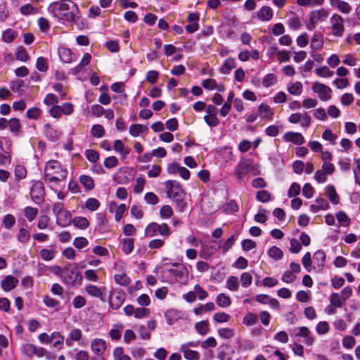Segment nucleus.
I'll return each instance as SVG.
<instances>
[{
    "label": "nucleus",
    "mask_w": 360,
    "mask_h": 360,
    "mask_svg": "<svg viewBox=\"0 0 360 360\" xmlns=\"http://www.w3.org/2000/svg\"><path fill=\"white\" fill-rule=\"evenodd\" d=\"M30 238V233L29 231L25 228H20L18 235V240L22 243H27Z\"/></svg>",
    "instance_id": "nucleus-64"
},
{
    "label": "nucleus",
    "mask_w": 360,
    "mask_h": 360,
    "mask_svg": "<svg viewBox=\"0 0 360 360\" xmlns=\"http://www.w3.org/2000/svg\"><path fill=\"white\" fill-rule=\"evenodd\" d=\"M314 93L318 95L321 101H328L332 98V89L320 82H314L311 86Z\"/></svg>",
    "instance_id": "nucleus-9"
},
{
    "label": "nucleus",
    "mask_w": 360,
    "mask_h": 360,
    "mask_svg": "<svg viewBox=\"0 0 360 360\" xmlns=\"http://www.w3.org/2000/svg\"><path fill=\"white\" fill-rule=\"evenodd\" d=\"M134 250V239L131 238H124L122 243V250L126 254H130Z\"/></svg>",
    "instance_id": "nucleus-49"
},
{
    "label": "nucleus",
    "mask_w": 360,
    "mask_h": 360,
    "mask_svg": "<svg viewBox=\"0 0 360 360\" xmlns=\"http://www.w3.org/2000/svg\"><path fill=\"white\" fill-rule=\"evenodd\" d=\"M99 206L100 202L94 198H88L85 203L86 208L91 212L97 210Z\"/></svg>",
    "instance_id": "nucleus-57"
},
{
    "label": "nucleus",
    "mask_w": 360,
    "mask_h": 360,
    "mask_svg": "<svg viewBox=\"0 0 360 360\" xmlns=\"http://www.w3.org/2000/svg\"><path fill=\"white\" fill-rule=\"evenodd\" d=\"M198 345V342L191 341L186 343L182 344L179 348L181 352L183 353L184 356L187 360H199L200 354L194 350L191 349V347H197Z\"/></svg>",
    "instance_id": "nucleus-11"
},
{
    "label": "nucleus",
    "mask_w": 360,
    "mask_h": 360,
    "mask_svg": "<svg viewBox=\"0 0 360 360\" xmlns=\"http://www.w3.org/2000/svg\"><path fill=\"white\" fill-rule=\"evenodd\" d=\"M315 73L320 77L330 78L333 76V72L326 65L316 68Z\"/></svg>",
    "instance_id": "nucleus-44"
},
{
    "label": "nucleus",
    "mask_w": 360,
    "mask_h": 360,
    "mask_svg": "<svg viewBox=\"0 0 360 360\" xmlns=\"http://www.w3.org/2000/svg\"><path fill=\"white\" fill-rule=\"evenodd\" d=\"M256 199L262 202H267L271 200V195L266 190L259 191L256 194Z\"/></svg>",
    "instance_id": "nucleus-59"
},
{
    "label": "nucleus",
    "mask_w": 360,
    "mask_h": 360,
    "mask_svg": "<svg viewBox=\"0 0 360 360\" xmlns=\"http://www.w3.org/2000/svg\"><path fill=\"white\" fill-rule=\"evenodd\" d=\"M216 302L222 308L229 307L231 304V297L224 293H219L216 298Z\"/></svg>",
    "instance_id": "nucleus-38"
},
{
    "label": "nucleus",
    "mask_w": 360,
    "mask_h": 360,
    "mask_svg": "<svg viewBox=\"0 0 360 360\" xmlns=\"http://www.w3.org/2000/svg\"><path fill=\"white\" fill-rule=\"evenodd\" d=\"M323 46V37L321 34H314L311 41L310 47L312 51H320Z\"/></svg>",
    "instance_id": "nucleus-34"
},
{
    "label": "nucleus",
    "mask_w": 360,
    "mask_h": 360,
    "mask_svg": "<svg viewBox=\"0 0 360 360\" xmlns=\"http://www.w3.org/2000/svg\"><path fill=\"white\" fill-rule=\"evenodd\" d=\"M115 282L120 285H128L130 283V278L124 272H120L115 275Z\"/></svg>",
    "instance_id": "nucleus-50"
},
{
    "label": "nucleus",
    "mask_w": 360,
    "mask_h": 360,
    "mask_svg": "<svg viewBox=\"0 0 360 360\" xmlns=\"http://www.w3.org/2000/svg\"><path fill=\"white\" fill-rule=\"evenodd\" d=\"M91 135L97 139L101 138L105 134V129L101 124H94L91 129Z\"/></svg>",
    "instance_id": "nucleus-61"
},
{
    "label": "nucleus",
    "mask_w": 360,
    "mask_h": 360,
    "mask_svg": "<svg viewBox=\"0 0 360 360\" xmlns=\"http://www.w3.org/2000/svg\"><path fill=\"white\" fill-rule=\"evenodd\" d=\"M258 112L262 119H267L269 120H273L274 112L271 107L266 103H262L259 105L258 107Z\"/></svg>",
    "instance_id": "nucleus-25"
},
{
    "label": "nucleus",
    "mask_w": 360,
    "mask_h": 360,
    "mask_svg": "<svg viewBox=\"0 0 360 360\" xmlns=\"http://www.w3.org/2000/svg\"><path fill=\"white\" fill-rule=\"evenodd\" d=\"M255 299L258 302L262 304H269L271 307L274 309H278L280 307V304L278 301L276 299L273 298L268 295L259 294L256 295Z\"/></svg>",
    "instance_id": "nucleus-20"
},
{
    "label": "nucleus",
    "mask_w": 360,
    "mask_h": 360,
    "mask_svg": "<svg viewBox=\"0 0 360 360\" xmlns=\"http://www.w3.org/2000/svg\"><path fill=\"white\" fill-rule=\"evenodd\" d=\"M85 290L90 296L104 300V293L102 288H100L96 285L89 284L85 287Z\"/></svg>",
    "instance_id": "nucleus-29"
},
{
    "label": "nucleus",
    "mask_w": 360,
    "mask_h": 360,
    "mask_svg": "<svg viewBox=\"0 0 360 360\" xmlns=\"http://www.w3.org/2000/svg\"><path fill=\"white\" fill-rule=\"evenodd\" d=\"M251 163L248 160H243L240 161L236 168L235 169L234 174L239 179H241L245 176L249 171H250Z\"/></svg>",
    "instance_id": "nucleus-17"
},
{
    "label": "nucleus",
    "mask_w": 360,
    "mask_h": 360,
    "mask_svg": "<svg viewBox=\"0 0 360 360\" xmlns=\"http://www.w3.org/2000/svg\"><path fill=\"white\" fill-rule=\"evenodd\" d=\"M164 184L167 198L173 200L185 198L186 193L177 181L167 180Z\"/></svg>",
    "instance_id": "nucleus-4"
},
{
    "label": "nucleus",
    "mask_w": 360,
    "mask_h": 360,
    "mask_svg": "<svg viewBox=\"0 0 360 360\" xmlns=\"http://www.w3.org/2000/svg\"><path fill=\"white\" fill-rule=\"evenodd\" d=\"M39 255L43 260L51 261L55 257L56 251L54 249L43 248L40 250Z\"/></svg>",
    "instance_id": "nucleus-43"
},
{
    "label": "nucleus",
    "mask_w": 360,
    "mask_h": 360,
    "mask_svg": "<svg viewBox=\"0 0 360 360\" xmlns=\"http://www.w3.org/2000/svg\"><path fill=\"white\" fill-rule=\"evenodd\" d=\"M288 25L292 30H298L301 26L300 18L293 13L288 20Z\"/></svg>",
    "instance_id": "nucleus-56"
},
{
    "label": "nucleus",
    "mask_w": 360,
    "mask_h": 360,
    "mask_svg": "<svg viewBox=\"0 0 360 360\" xmlns=\"http://www.w3.org/2000/svg\"><path fill=\"white\" fill-rule=\"evenodd\" d=\"M236 66V60L233 58H229L224 60L220 68L221 73L229 75L231 71Z\"/></svg>",
    "instance_id": "nucleus-33"
},
{
    "label": "nucleus",
    "mask_w": 360,
    "mask_h": 360,
    "mask_svg": "<svg viewBox=\"0 0 360 360\" xmlns=\"http://www.w3.org/2000/svg\"><path fill=\"white\" fill-rule=\"evenodd\" d=\"M36 68L39 72H46L49 68L46 59L44 57H39L37 59Z\"/></svg>",
    "instance_id": "nucleus-63"
},
{
    "label": "nucleus",
    "mask_w": 360,
    "mask_h": 360,
    "mask_svg": "<svg viewBox=\"0 0 360 360\" xmlns=\"http://www.w3.org/2000/svg\"><path fill=\"white\" fill-rule=\"evenodd\" d=\"M15 58L22 62H25L28 60L29 54L24 47L20 46L17 49Z\"/></svg>",
    "instance_id": "nucleus-58"
},
{
    "label": "nucleus",
    "mask_w": 360,
    "mask_h": 360,
    "mask_svg": "<svg viewBox=\"0 0 360 360\" xmlns=\"http://www.w3.org/2000/svg\"><path fill=\"white\" fill-rule=\"evenodd\" d=\"M72 215L70 212L66 210L56 215V223L62 227H67L72 222Z\"/></svg>",
    "instance_id": "nucleus-22"
},
{
    "label": "nucleus",
    "mask_w": 360,
    "mask_h": 360,
    "mask_svg": "<svg viewBox=\"0 0 360 360\" xmlns=\"http://www.w3.org/2000/svg\"><path fill=\"white\" fill-rule=\"evenodd\" d=\"M283 139L285 142H290L295 145H302L304 142V138L301 133L288 131L283 136Z\"/></svg>",
    "instance_id": "nucleus-18"
},
{
    "label": "nucleus",
    "mask_w": 360,
    "mask_h": 360,
    "mask_svg": "<svg viewBox=\"0 0 360 360\" xmlns=\"http://www.w3.org/2000/svg\"><path fill=\"white\" fill-rule=\"evenodd\" d=\"M10 162V155L4 150L2 142L0 141V166L8 165Z\"/></svg>",
    "instance_id": "nucleus-53"
},
{
    "label": "nucleus",
    "mask_w": 360,
    "mask_h": 360,
    "mask_svg": "<svg viewBox=\"0 0 360 360\" xmlns=\"http://www.w3.org/2000/svg\"><path fill=\"white\" fill-rule=\"evenodd\" d=\"M268 255L275 260H279L283 257V251L276 246L271 247L268 250Z\"/></svg>",
    "instance_id": "nucleus-51"
},
{
    "label": "nucleus",
    "mask_w": 360,
    "mask_h": 360,
    "mask_svg": "<svg viewBox=\"0 0 360 360\" xmlns=\"http://www.w3.org/2000/svg\"><path fill=\"white\" fill-rule=\"evenodd\" d=\"M51 342H53V347L60 349L64 342V337L58 332H53L51 334Z\"/></svg>",
    "instance_id": "nucleus-39"
},
{
    "label": "nucleus",
    "mask_w": 360,
    "mask_h": 360,
    "mask_svg": "<svg viewBox=\"0 0 360 360\" xmlns=\"http://www.w3.org/2000/svg\"><path fill=\"white\" fill-rule=\"evenodd\" d=\"M113 357L115 360H131L129 356L124 353V349L122 347H117L114 349Z\"/></svg>",
    "instance_id": "nucleus-54"
},
{
    "label": "nucleus",
    "mask_w": 360,
    "mask_h": 360,
    "mask_svg": "<svg viewBox=\"0 0 360 360\" xmlns=\"http://www.w3.org/2000/svg\"><path fill=\"white\" fill-rule=\"evenodd\" d=\"M158 233L165 238H168L171 234L169 228L165 223L159 224L155 222H152L149 224L145 229V235L148 237H153L156 236Z\"/></svg>",
    "instance_id": "nucleus-5"
},
{
    "label": "nucleus",
    "mask_w": 360,
    "mask_h": 360,
    "mask_svg": "<svg viewBox=\"0 0 360 360\" xmlns=\"http://www.w3.org/2000/svg\"><path fill=\"white\" fill-rule=\"evenodd\" d=\"M287 91L293 96H300L303 91V85L300 82H289L287 84Z\"/></svg>",
    "instance_id": "nucleus-31"
},
{
    "label": "nucleus",
    "mask_w": 360,
    "mask_h": 360,
    "mask_svg": "<svg viewBox=\"0 0 360 360\" xmlns=\"http://www.w3.org/2000/svg\"><path fill=\"white\" fill-rule=\"evenodd\" d=\"M202 86L208 91L217 90L218 92L225 91V86L223 84H218L214 79L209 78L204 79L201 82Z\"/></svg>",
    "instance_id": "nucleus-19"
},
{
    "label": "nucleus",
    "mask_w": 360,
    "mask_h": 360,
    "mask_svg": "<svg viewBox=\"0 0 360 360\" xmlns=\"http://www.w3.org/2000/svg\"><path fill=\"white\" fill-rule=\"evenodd\" d=\"M329 300L330 305H333L335 307L338 308L342 307L345 302L343 301L340 295L337 292L331 293Z\"/></svg>",
    "instance_id": "nucleus-42"
},
{
    "label": "nucleus",
    "mask_w": 360,
    "mask_h": 360,
    "mask_svg": "<svg viewBox=\"0 0 360 360\" xmlns=\"http://www.w3.org/2000/svg\"><path fill=\"white\" fill-rule=\"evenodd\" d=\"M273 11L267 6H262L257 12V18L262 21H269L273 18Z\"/></svg>",
    "instance_id": "nucleus-30"
},
{
    "label": "nucleus",
    "mask_w": 360,
    "mask_h": 360,
    "mask_svg": "<svg viewBox=\"0 0 360 360\" xmlns=\"http://www.w3.org/2000/svg\"><path fill=\"white\" fill-rule=\"evenodd\" d=\"M277 82V77L273 73L266 75L262 79V85L265 88L274 86Z\"/></svg>",
    "instance_id": "nucleus-45"
},
{
    "label": "nucleus",
    "mask_w": 360,
    "mask_h": 360,
    "mask_svg": "<svg viewBox=\"0 0 360 360\" xmlns=\"http://www.w3.org/2000/svg\"><path fill=\"white\" fill-rule=\"evenodd\" d=\"M226 287L231 291H237L239 288L238 279L235 276H230L226 281Z\"/></svg>",
    "instance_id": "nucleus-40"
},
{
    "label": "nucleus",
    "mask_w": 360,
    "mask_h": 360,
    "mask_svg": "<svg viewBox=\"0 0 360 360\" xmlns=\"http://www.w3.org/2000/svg\"><path fill=\"white\" fill-rule=\"evenodd\" d=\"M58 54L60 60L63 63H70L76 60L75 55L72 51L67 48H61L58 51Z\"/></svg>",
    "instance_id": "nucleus-26"
},
{
    "label": "nucleus",
    "mask_w": 360,
    "mask_h": 360,
    "mask_svg": "<svg viewBox=\"0 0 360 360\" xmlns=\"http://www.w3.org/2000/svg\"><path fill=\"white\" fill-rule=\"evenodd\" d=\"M124 329V325L122 323H117L113 325L112 328L109 332L110 338L112 340H118L121 338L122 333Z\"/></svg>",
    "instance_id": "nucleus-36"
},
{
    "label": "nucleus",
    "mask_w": 360,
    "mask_h": 360,
    "mask_svg": "<svg viewBox=\"0 0 360 360\" xmlns=\"http://www.w3.org/2000/svg\"><path fill=\"white\" fill-rule=\"evenodd\" d=\"M313 269L317 272L321 271L326 262V254L323 250H319L314 253Z\"/></svg>",
    "instance_id": "nucleus-15"
},
{
    "label": "nucleus",
    "mask_w": 360,
    "mask_h": 360,
    "mask_svg": "<svg viewBox=\"0 0 360 360\" xmlns=\"http://www.w3.org/2000/svg\"><path fill=\"white\" fill-rule=\"evenodd\" d=\"M336 217L341 226H348L349 225L351 220L344 211L337 212Z\"/></svg>",
    "instance_id": "nucleus-55"
},
{
    "label": "nucleus",
    "mask_w": 360,
    "mask_h": 360,
    "mask_svg": "<svg viewBox=\"0 0 360 360\" xmlns=\"http://www.w3.org/2000/svg\"><path fill=\"white\" fill-rule=\"evenodd\" d=\"M150 311L146 307H136L134 314V318L141 319L149 316Z\"/></svg>",
    "instance_id": "nucleus-62"
},
{
    "label": "nucleus",
    "mask_w": 360,
    "mask_h": 360,
    "mask_svg": "<svg viewBox=\"0 0 360 360\" xmlns=\"http://www.w3.org/2000/svg\"><path fill=\"white\" fill-rule=\"evenodd\" d=\"M147 128L141 124H132L129 127V134L132 136H138L141 133H143Z\"/></svg>",
    "instance_id": "nucleus-60"
},
{
    "label": "nucleus",
    "mask_w": 360,
    "mask_h": 360,
    "mask_svg": "<svg viewBox=\"0 0 360 360\" xmlns=\"http://www.w3.org/2000/svg\"><path fill=\"white\" fill-rule=\"evenodd\" d=\"M82 337V332L79 328H75L72 330L69 334L68 337L65 340V344L68 347H70L73 345V342H79Z\"/></svg>",
    "instance_id": "nucleus-24"
},
{
    "label": "nucleus",
    "mask_w": 360,
    "mask_h": 360,
    "mask_svg": "<svg viewBox=\"0 0 360 360\" xmlns=\"http://www.w3.org/2000/svg\"><path fill=\"white\" fill-rule=\"evenodd\" d=\"M329 15V13L323 8L310 12L307 28L309 30H314L319 22L325 21Z\"/></svg>",
    "instance_id": "nucleus-6"
},
{
    "label": "nucleus",
    "mask_w": 360,
    "mask_h": 360,
    "mask_svg": "<svg viewBox=\"0 0 360 360\" xmlns=\"http://www.w3.org/2000/svg\"><path fill=\"white\" fill-rule=\"evenodd\" d=\"M330 4L343 14H349L352 11L351 5L342 0H330Z\"/></svg>",
    "instance_id": "nucleus-21"
},
{
    "label": "nucleus",
    "mask_w": 360,
    "mask_h": 360,
    "mask_svg": "<svg viewBox=\"0 0 360 360\" xmlns=\"http://www.w3.org/2000/svg\"><path fill=\"white\" fill-rule=\"evenodd\" d=\"M126 294L121 290L112 289L109 295V304L113 309H118L124 303Z\"/></svg>",
    "instance_id": "nucleus-10"
},
{
    "label": "nucleus",
    "mask_w": 360,
    "mask_h": 360,
    "mask_svg": "<svg viewBox=\"0 0 360 360\" xmlns=\"http://www.w3.org/2000/svg\"><path fill=\"white\" fill-rule=\"evenodd\" d=\"M38 209L32 207H25L24 209V215L29 221H32L38 214Z\"/></svg>",
    "instance_id": "nucleus-48"
},
{
    "label": "nucleus",
    "mask_w": 360,
    "mask_h": 360,
    "mask_svg": "<svg viewBox=\"0 0 360 360\" xmlns=\"http://www.w3.org/2000/svg\"><path fill=\"white\" fill-rule=\"evenodd\" d=\"M302 264L307 272L311 271V270L313 269V261L310 252H308L304 254V255L302 258Z\"/></svg>",
    "instance_id": "nucleus-52"
},
{
    "label": "nucleus",
    "mask_w": 360,
    "mask_h": 360,
    "mask_svg": "<svg viewBox=\"0 0 360 360\" xmlns=\"http://www.w3.org/2000/svg\"><path fill=\"white\" fill-rule=\"evenodd\" d=\"M113 149L123 158H127L131 151V149L126 147L121 140H115L114 141Z\"/></svg>",
    "instance_id": "nucleus-32"
},
{
    "label": "nucleus",
    "mask_w": 360,
    "mask_h": 360,
    "mask_svg": "<svg viewBox=\"0 0 360 360\" xmlns=\"http://www.w3.org/2000/svg\"><path fill=\"white\" fill-rule=\"evenodd\" d=\"M30 195L32 200L37 204H39L43 201L45 195V191L41 182L38 181L34 184L31 188Z\"/></svg>",
    "instance_id": "nucleus-12"
},
{
    "label": "nucleus",
    "mask_w": 360,
    "mask_h": 360,
    "mask_svg": "<svg viewBox=\"0 0 360 360\" xmlns=\"http://www.w3.org/2000/svg\"><path fill=\"white\" fill-rule=\"evenodd\" d=\"M234 98V92L231 91L227 96L226 101L223 104L222 107L219 110V114L221 117H226L231 109V104Z\"/></svg>",
    "instance_id": "nucleus-28"
},
{
    "label": "nucleus",
    "mask_w": 360,
    "mask_h": 360,
    "mask_svg": "<svg viewBox=\"0 0 360 360\" xmlns=\"http://www.w3.org/2000/svg\"><path fill=\"white\" fill-rule=\"evenodd\" d=\"M107 349L106 341L102 338H95L91 342V349L97 357L103 356Z\"/></svg>",
    "instance_id": "nucleus-13"
},
{
    "label": "nucleus",
    "mask_w": 360,
    "mask_h": 360,
    "mask_svg": "<svg viewBox=\"0 0 360 360\" xmlns=\"http://www.w3.org/2000/svg\"><path fill=\"white\" fill-rule=\"evenodd\" d=\"M68 170L58 160H51L46 163L44 180L51 186H65Z\"/></svg>",
    "instance_id": "nucleus-2"
},
{
    "label": "nucleus",
    "mask_w": 360,
    "mask_h": 360,
    "mask_svg": "<svg viewBox=\"0 0 360 360\" xmlns=\"http://www.w3.org/2000/svg\"><path fill=\"white\" fill-rule=\"evenodd\" d=\"M48 11L58 20L72 22L77 18L79 8L75 3L70 0H60L51 3Z\"/></svg>",
    "instance_id": "nucleus-1"
},
{
    "label": "nucleus",
    "mask_w": 360,
    "mask_h": 360,
    "mask_svg": "<svg viewBox=\"0 0 360 360\" xmlns=\"http://www.w3.org/2000/svg\"><path fill=\"white\" fill-rule=\"evenodd\" d=\"M126 210L127 207L125 204H120L117 205V204L114 201H111L109 204V212L111 213L115 212V219L116 221H120L121 220Z\"/></svg>",
    "instance_id": "nucleus-16"
},
{
    "label": "nucleus",
    "mask_w": 360,
    "mask_h": 360,
    "mask_svg": "<svg viewBox=\"0 0 360 360\" xmlns=\"http://www.w3.org/2000/svg\"><path fill=\"white\" fill-rule=\"evenodd\" d=\"M297 333L296 334V336L302 337L304 338V342L308 345L311 346L313 345L314 342V338L311 335V332L309 330L308 328L305 326H302L297 328Z\"/></svg>",
    "instance_id": "nucleus-23"
},
{
    "label": "nucleus",
    "mask_w": 360,
    "mask_h": 360,
    "mask_svg": "<svg viewBox=\"0 0 360 360\" xmlns=\"http://www.w3.org/2000/svg\"><path fill=\"white\" fill-rule=\"evenodd\" d=\"M81 274L79 271H75V268L71 264H68L64 266L61 276V281L66 285H75Z\"/></svg>",
    "instance_id": "nucleus-7"
},
{
    "label": "nucleus",
    "mask_w": 360,
    "mask_h": 360,
    "mask_svg": "<svg viewBox=\"0 0 360 360\" xmlns=\"http://www.w3.org/2000/svg\"><path fill=\"white\" fill-rule=\"evenodd\" d=\"M195 328L200 335H205L209 332V323L207 321H201L195 324Z\"/></svg>",
    "instance_id": "nucleus-46"
},
{
    "label": "nucleus",
    "mask_w": 360,
    "mask_h": 360,
    "mask_svg": "<svg viewBox=\"0 0 360 360\" xmlns=\"http://www.w3.org/2000/svg\"><path fill=\"white\" fill-rule=\"evenodd\" d=\"M81 184L87 190L91 191L94 188V181L89 175H81L79 177Z\"/></svg>",
    "instance_id": "nucleus-41"
},
{
    "label": "nucleus",
    "mask_w": 360,
    "mask_h": 360,
    "mask_svg": "<svg viewBox=\"0 0 360 360\" xmlns=\"http://www.w3.org/2000/svg\"><path fill=\"white\" fill-rule=\"evenodd\" d=\"M18 283V280L12 276H7L1 281V287L5 291H11L14 289Z\"/></svg>",
    "instance_id": "nucleus-27"
},
{
    "label": "nucleus",
    "mask_w": 360,
    "mask_h": 360,
    "mask_svg": "<svg viewBox=\"0 0 360 360\" xmlns=\"http://www.w3.org/2000/svg\"><path fill=\"white\" fill-rule=\"evenodd\" d=\"M72 221L74 226L80 229H86L89 226L88 219L83 217H76Z\"/></svg>",
    "instance_id": "nucleus-47"
},
{
    "label": "nucleus",
    "mask_w": 360,
    "mask_h": 360,
    "mask_svg": "<svg viewBox=\"0 0 360 360\" xmlns=\"http://www.w3.org/2000/svg\"><path fill=\"white\" fill-rule=\"evenodd\" d=\"M91 56L88 53H85L83 55V57H82L80 63L75 68H74L72 70V73L74 75L79 74L84 67H86V65H88L89 64V63L91 62Z\"/></svg>",
    "instance_id": "nucleus-35"
},
{
    "label": "nucleus",
    "mask_w": 360,
    "mask_h": 360,
    "mask_svg": "<svg viewBox=\"0 0 360 360\" xmlns=\"http://www.w3.org/2000/svg\"><path fill=\"white\" fill-rule=\"evenodd\" d=\"M332 34L338 37H341L345 32V20L339 14L334 13L330 18Z\"/></svg>",
    "instance_id": "nucleus-8"
},
{
    "label": "nucleus",
    "mask_w": 360,
    "mask_h": 360,
    "mask_svg": "<svg viewBox=\"0 0 360 360\" xmlns=\"http://www.w3.org/2000/svg\"><path fill=\"white\" fill-rule=\"evenodd\" d=\"M184 313L176 309H169L165 312V318L168 325L174 324L177 321L184 319Z\"/></svg>",
    "instance_id": "nucleus-14"
},
{
    "label": "nucleus",
    "mask_w": 360,
    "mask_h": 360,
    "mask_svg": "<svg viewBox=\"0 0 360 360\" xmlns=\"http://www.w3.org/2000/svg\"><path fill=\"white\" fill-rule=\"evenodd\" d=\"M187 274V269L184 265L173 264L172 267L162 271V278L165 282L175 283L183 282L185 280L184 276Z\"/></svg>",
    "instance_id": "nucleus-3"
},
{
    "label": "nucleus",
    "mask_w": 360,
    "mask_h": 360,
    "mask_svg": "<svg viewBox=\"0 0 360 360\" xmlns=\"http://www.w3.org/2000/svg\"><path fill=\"white\" fill-rule=\"evenodd\" d=\"M326 194L330 200V201L334 204L337 205L339 203V197L335 191V186L333 185H328L326 187Z\"/></svg>",
    "instance_id": "nucleus-37"
}]
</instances>
